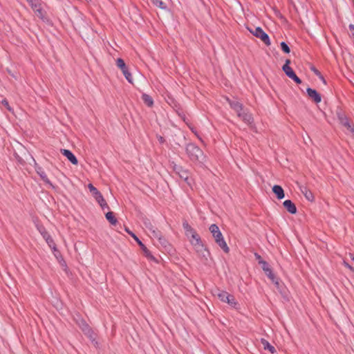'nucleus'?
<instances>
[{
    "label": "nucleus",
    "instance_id": "f257e3e1",
    "mask_svg": "<svg viewBox=\"0 0 354 354\" xmlns=\"http://www.w3.org/2000/svg\"><path fill=\"white\" fill-rule=\"evenodd\" d=\"M209 230L212 234L216 244L224 251V252L228 253L230 252V248L224 240L223 236L221 232L218 227L216 224H212L209 226Z\"/></svg>",
    "mask_w": 354,
    "mask_h": 354
},
{
    "label": "nucleus",
    "instance_id": "f03ea898",
    "mask_svg": "<svg viewBox=\"0 0 354 354\" xmlns=\"http://www.w3.org/2000/svg\"><path fill=\"white\" fill-rule=\"evenodd\" d=\"M186 152L189 159L193 162H202L205 159L203 151L194 144H188L186 147Z\"/></svg>",
    "mask_w": 354,
    "mask_h": 354
},
{
    "label": "nucleus",
    "instance_id": "7ed1b4c3",
    "mask_svg": "<svg viewBox=\"0 0 354 354\" xmlns=\"http://www.w3.org/2000/svg\"><path fill=\"white\" fill-rule=\"evenodd\" d=\"M189 236H191L193 239L191 241V243L194 246L198 255L203 257L207 260V256L209 254V252L204 248L200 236L196 233V231H194L190 234Z\"/></svg>",
    "mask_w": 354,
    "mask_h": 354
},
{
    "label": "nucleus",
    "instance_id": "20e7f679",
    "mask_svg": "<svg viewBox=\"0 0 354 354\" xmlns=\"http://www.w3.org/2000/svg\"><path fill=\"white\" fill-rule=\"evenodd\" d=\"M126 232L131 235L134 240L138 243V244L140 246L144 255L150 261L158 263V260L151 253V252L147 249V248L142 243V242L137 237V236L130 231L128 228L125 229Z\"/></svg>",
    "mask_w": 354,
    "mask_h": 354
},
{
    "label": "nucleus",
    "instance_id": "39448f33",
    "mask_svg": "<svg viewBox=\"0 0 354 354\" xmlns=\"http://www.w3.org/2000/svg\"><path fill=\"white\" fill-rule=\"evenodd\" d=\"M75 322L77 324L80 326V328L82 329L84 335H86L92 340L95 339V334L85 320L80 317H78L77 319H75Z\"/></svg>",
    "mask_w": 354,
    "mask_h": 354
},
{
    "label": "nucleus",
    "instance_id": "423d86ee",
    "mask_svg": "<svg viewBox=\"0 0 354 354\" xmlns=\"http://www.w3.org/2000/svg\"><path fill=\"white\" fill-rule=\"evenodd\" d=\"M248 29L253 35L261 39L265 44L267 46L270 45L268 35L260 27H256L254 28H248Z\"/></svg>",
    "mask_w": 354,
    "mask_h": 354
},
{
    "label": "nucleus",
    "instance_id": "0eeeda50",
    "mask_svg": "<svg viewBox=\"0 0 354 354\" xmlns=\"http://www.w3.org/2000/svg\"><path fill=\"white\" fill-rule=\"evenodd\" d=\"M174 170L176 174L179 176V177L183 179L187 183L190 185L191 183L189 179V173L187 170L183 169L180 166L175 165L174 167Z\"/></svg>",
    "mask_w": 354,
    "mask_h": 354
},
{
    "label": "nucleus",
    "instance_id": "6e6552de",
    "mask_svg": "<svg viewBox=\"0 0 354 354\" xmlns=\"http://www.w3.org/2000/svg\"><path fill=\"white\" fill-rule=\"evenodd\" d=\"M229 104L232 109H233L237 113L238 117H241L242 111H243V104L239 101L236 100H230L227 99Z\"/></svg>",
    "mask_w": 354,
    "mask_h": 354
},
{
    "label": "nucleus",
    "instance_id": "1a4fd4ad",
    "mask_svg": "<svg viewBox=\"0 0 354 354\" xmlns=\"http://www.w3.org/2000/svg\"><path fill=\"white\" fill-rule=\"evenodd\" d=\"M306 91L309 97L311 98L315 102L319 103L321 102V95L317 92L316 90L311 88H308Z\"/></svg>",
    "mask_w": 354,
    "mask_h": 354
},
{
    "label": "nucleus",
    "instance_id": "9d476101",
    "mask_svg": "<svg viewBox=\"0 0 354 354\" xmlns=\"http://www.w3.org/2000/svg\"><path fill=\"white\" fill-rule=\"evenodd\" d=\"M61 153L66 156L68 160L73 165H77L78 164V160L74 154L68 149H62L60 150Z\"/></svg>",
    "mask_w": 354,
    "mask_h": 354
},
{
    "label": "nucleus",
    "instance_id": "9b49d317",
    "mask_svg": "<svg viewBox=\"0 0 354 354\" xmlns=\"http://www.w3.org/2000/svg\"><path fill=\"white\" fill-rule=\"evenodd\" d=\"M290 64V59H286L284 65L282 67V70L286 73V75L290 77V79L295 75V73L292 69V68L289 66Z\"/></svg>",
    "mask_w": 354,
    "mask_h": 354
},
{
    "label": "nucleus",
    "instance_id": "f8f14e48",
    "mask_svg": "<svg viewBox=\"0 0 354 354\" xmlns=\"http://www.w3.org/2000/svg\"><path fill=\"white\" fill-rule=\"evenodd\" d=\"M283 205V207L286 209V210L290 214H294L297 212V207L290 200L285 201Z\"/></svg>",
    "mask_w": 354,
    "mask_h": 354
},
{
    "label": "nucleus",
    "instance_id": "ddd939ff",
    "mask_svg": "<svg viewBox=\"0 0 354 354\" xmlns=\"http://www.w3.org/2000/svg\"><path fill=\"white\" fill-rule=\"evenodd\" d=\"M301 192L304 195L305 198L309 201H314V196L313 193L305 186H301L299 187Z\"/></svg>",
    "mask_w": 354,
    "mask_h": 354
},
{
    "label": "nucleus",
    "instance_id": "4468645a",
    "mask_svg": "<svg viewBox=\"0 0 354 354\" xmlns=\"http://www.w3.org/2000/svg\"><path fill=\"white\" fill-rule=\"evenodd\" d=\"M272 192L276 194L278 199H282L285 196L284 191L280 185H274Z\"/></svg>",
    "mask_w": 354,
    "mask_h": 354
},
{
    "label": "nucleus",
    "instance_id": "2eb2a0df",
    "mask_svg": "<svg viewBox=\"0 0 354 354\" xmlns=\"http://www.w3.org/2000/svg\"><path fill=\"white\" fill-rule=\"evenodd\" d=\"M36 171L37 173L39 175V176L41 177V178L47 184H49L50 186L53 187V185L52 183H50V181L49 180V179L48 178L46 173L44 171V170L42 169L41 167H36Z\"/></svg>",
    "mask_w": 354,
    "mask_h": 354
},
{
    "label": "nucleus",
    "instance_id": "dca6fc26",
    "mask_svg": "<svg viewBox=\"0 0 354 354\" xmlns=\"http://www.w3.org/2000/svg\"><path fill=\"white\" fill-rule=\"evenodd\" d=\"M243 122L248 124H251L253 122V117L251 113L246 112L244 110L242 111V115L240 117Z\"/></svg>",
    "mask_w": 354,
    "mask_h": 354
},
{
    "label": "nucleus",
    "instance_id": "f3484780",
    "mask_svg": "<svg viewBox=\"0 0 354 354\" xmlns=\"http://www.w3.org/2000/svg\"><path fill=\"white\" fill-rule=\"evenodd\" d=\"M261 342L265 350H268L271 353H274L276 352L275 348L272 346L267 340L265 339H261Z\"/></svg>",
    "mask_w": 354,
    "mask_h": 354
},
{
    "label": "nucleus",
    "instance_id": "a211bd4d",
    "mask_svg": "<svg viewBox=\"0 0 354 354\" xmlns=\"http://www.w3.org/2000/svg\"><path fill=\"white\" fill-rule=\"evenodd\" d=\"M32 8L34 10V11L35 12L36 15L39 18H40L41 19H44V11L41 8V5H40V3H39L38 1H37V7L34 6V8Z\"/></svg>",
    "mask_w": 354,
    "mask_h": 354
},
{
    "label": "nucleus",
    "instance_id": "6ab92c4d",
    "mask_svg": "<svg viewBox=\"0 0 354 354\" xmlns=\"http://www.w3.org/2000/svg\"><path fill=\"white\" fill-rule=\"evenodd\" d=\"M142 100H143L144 103L149 107H151L153 104V100L152 97L147 94H142Z\"/></svg>",
    "mask_w": 354,
    "mask_h": 354
},
{
    "label": "nucleus",
    "instance_id": "aec40b11",
    "mask_svg": "<svg viewBox=\"0 0 354 354\" xmlns=\"http://www.w3.org/2000/svg\"><path fill=\"white\" fill-rule=\"evenodd\" d=\"M95 200L97 201V202L99 203V205L101 206V207L102 209H104V208L109 209V208L106 201L104 200V198H103V196L101 194L95 198Z\"/></svg>",
    "mask_w": 354,
    "mask_h": 354
},
{
    "label": "nucleus",
    "instance_id": "412c9836",
    "mask_svg": "<svg viewBox=\"0 0 354 354\" xmlns=\"http://www.w3.org/2000/svg\"><path fill=\"white\" fill-rule=\"evenodd\" d=\"M106 216V218L109 221V222L111 224V225H116L118 221L117 219L115 218V216H114V214L113 212H109L106 214L105 215Z\"/></svg>",
    "mask_w": 354,
    "mask_h": 354
},
{
    "label": "nucleus",
    "instance_id": "4be33fe9",
    "mask_svg": "<svg viewBox=\"0 0 354 354\" xmlns=\"http://www.w3.org/2000/svg\"><path fill=\"white\" fill-rule=\"evenodd\" d=\"M340 120L341 124L345 127H346L354 135V129L350 124L348 119L346 118H341Z\"/></svg>",
    "mask_w": 354,
    "mask_h": 354
},
{
    "label": "nucleus",
    "instance_id": "5701e85b",
    "mask_svg": "<svg viewBox=\"0 0 354 354\" xmlns=\"http://www.w3.org/2000/svg\"><path fill=\"white\" fill-rule=\"evenodd\" d=\"M183 227L185 230V234L187 236H189L190 234L195 231L186 221L183 222Z\"/></svg>",
    "mask_w": 354,
    "mask_h": 354
},
{
    "label": "nucleus",
    "instance_id": "b1692460",
    "mask_svg": "<svg viewBox=\"0 0 354 354\" xmlns=\"http://www.w3.org/2000/svg\"><path fill=\"white\" fill-rule=\"evenodd\" d=\"M216 295L221 301L225 302L229 294L223 290H218Z\"/></svg>",
    "mask_w": 354,
    "mask_h": 354
},
{
    "label": "nucleus",
    "instance_id": "393cba45",
    "mask_svg": "<svg viewBox=\"0 0 354 354\" xmlns=\"http://www.w3.org/2000/svg\"><path fill=\"white\" fill-rule=\"evenodd\" d=\"M265 273L269 277V279L272 281V283H274L277 286L279 285L278 280H277V277L274 276V274L272 273V271L271 269Z\"/></svg>",
    "mask_w": 354,
    "mask_h": 354
},
{
    "label": "nucleus",
    "instance_id": "a878e982",
    "mask_svg": "<svg viewBox=\"0 0 354 354\" xmlns=\"http://www.w3.org/2000/svg\"><path fill=\"white\" fill-rule=\"evenodd\" d=\"M143 224L145 227L150 232L151 230H153L155 227L152 225L151 222L149 219L145 218L143 219Z\"/></svg>",
    "mask_w": 354,
    "mask_h": 354
},
{
    "label": "nucleus",
    "instance_id": "bb28decb",
    "mask_svg": "<svg viewBox=\"0 0 354 354\" xmlns=\"http://www.w3.org/2000/svg\"><path fill=\"white\" fill-rule=\"evenodd\" d=\"M46 241L48 246L53 250V252L59 253L58 250H57L56 244L55 243L52 237H50L49 239L46 240Z\"/></svg>",
    "mask_w": 354,
    "mask_h": 354
},
{
    "label": "nucleus",
    "instance_id": "cd10ccee",
    "mask_svg": "<svg viewBox=\"0 0 354 354\" xmlns=\"http://www.w3.org/2000/svg\"><path fill=\"white\" fill-rule=\"evenodd\" d=\"M88 188L95 198L101 194L91 183L88 184Z\"/></svg>",
    "mask_w": 354,
    "mask_h": 354
},
{
    "label": "nucleus",
    "instance_id": "c85d7f7f",
    "mask_svg": "<svg viewBox=\"0 0 354 354\" xmlns=\"http://www.w3.org/2000/svg\"><path fill=\"white\" fill-rule=\"evenodd\" d=\"M225 302L234 308H236V305L238 304L237 302L236 301L234 296H232L231 295H228L227 299H226Z\"/></svg>",
    "mask_w": 354,
    "mask_h": 354
},
{
    "label": "nucleus",
    "instance_id": "c756f323",
    "mask_svg": "<svg viewBox=\"0 0 354 354\" xmlns=\"http://www.w3.org/2000/svg\"><path fill=\"white\" fill-rule=\"evenodd\" d=\"M149 232L151 233V236L156 239H158L162 235L161 232L156 227H154Z\"/></svg>",
    "mask_w": 354,
    "mask_h": 354
},
{
    "label": "nucleus",
    "instance_id": "7c9ffc66",
    "mask_svg": "<svg viewBox=\"0 0 354 354\" xmlns=\"http://www.w3.org/2000/svg\"><path fill=\"white\" fill-rule=\"evenodd\" d=\"M259 263L261 266V268L263 270V271L265 272H266L267 271H269V270H270L271 268H270L268 263L263 261V260H260L259 261Z\"/></svg>",
    "mask_w": 354,
    "mask_h": 354
},
{
    "label": "nucleus",
    "instance_id": "2f4dec72",
    "mask_svg": "<svg viewBox=\"0 0 354 354\" xmlns=\"http://www.w3.org/2000/svg\"><path fill=\"white\" fill-rule=\"evenodd\" d=\"M153 3L154 5H156V6L162 8V9H165L166 8V5L165 3L162 1L161 0H152Z\"/></svg>",
    "mask_w": 354,
    "mask_h": 354
},
{
    "label": "nucleus",
    "instance_id": "473e14b6",
    "mask_svg": "<svg viewBox=\"0 0 354 354\" xmlns=\"http://www.w3.org/2000/svg\"><path fill=\"white\" fill-rule=\"evenodd\" d=\"M280 46H281V50L286 53H289L290 52V48L289 46L287 45L286 43H285L284 41H282L281 44H280Z\"/></svg>",
    "mask_w": 354,
    "mask_h": 354
},
{
    "label": "nucleus",
    "instance_id": "72a5a7b5",
    "mask_svg": "<svg viewBox=\"0 0 354 354\" xmlns=\"http://www.w3.org/2000/svg\"><path fill=\"white\" fill-rule=\"evenodd\" d=\"M123 75H124L127 80L131 83L133 84V79L131 73L129 71H125Z\"/></svg>",
    "mask_w": 354,
    "mask_h": 354
},
{
    "label": "nucleus",
    "instance_id": "f704fd0d",
    "mask_svg": "<svg viewBox=\"0 0 354 354\" xmlns=\"http://www.w3.org/2000/svg\"><path fill=\"white\" fill-rule=\"evenodd\" d=\"M116 65L117 66L120 68H124V66L126 65L124 63V61L122 58H118L116 59Z\"/></svg>",
    "mask_w": 354,
    "mask_h": 354
},
{
    "label": "nucleus",
    "instance_id": "c9c22d12",
    "mask_svg": "<svg viewBox=\"0 0 354 354\" xmlns=\"http://www.w3.org/2000/svg\"><path fill=\"white\" fill-rule=\"evenodd\" d=\"M158 240L161 245H162L165 248L167 246V241L162 235L160 236V237L158 239Z\"/></svg>",
    "mask_w": 354,
    "mask_h": 354
},
{
    "label": "nucleus",
    "instance_id": "e433bc0d",
    "mask_svg": "<svg viewBox=\"0 0 354 354\" xmlns=\"http://www.w3.org/2000/svg\"><path fill=\"white\" fill-rule=\"evenodd\" d=\"M1 104L9 111H12V108L9 105V103L7 101V100L4 99L2 100L1 102Z\"/></svg>",
    "mask_w": 354,
    "mask_h": 354
},
{
    "label": "nucleus",
    "instance_id": "4c0bfd02",
    "mask_svg": "<svg viewBox=\"0 0 354 354\" xmlns=\"http://www.w3.org/2000/svg\"><path fill=\"white\" fill-rule=\"evenodd\" d=\"M40 232H41V234L42 235L43 238L46 241L49 239L50 237H51L50 235L45 230L40 231Z\"/></svg>",
    "mask_w": 354,
    "mask_h": 354
},
{
    "label": "nucleus",
    "instance_id": "58836bf2",
    "mask_svg": "<svg viewBox=\"0 0 354 354\" xmlns=\"http://www.w3.org/2000/svg\"><path fill=\"white\" fill-rule=\"evenodd\" d=\"M30 3L32 8L37 6V0H27Z\"/></svg>",
    "mask_w": 354,
    "mask_h": 354
},
{
    "label": "nucleus",
    "instance_id": "ea45409f",
    "mask_svg": "<svg viewBox=\"0 0 354 354\" xmlns=\"http://www.w3.org/2000/svg\"><path fill=\"white\" fill-rule=\"evenodd\" d=\"M291 79L293 80L297 84L301 83V80L296 75V74L294 75V76Z\"/></svg>",
    "mask_w": 354,
    "mask_h": 354
},
{
    "label": "nucleus",
    "instance_id": "a19ab883",
    "mask_svg": "<svg viewBox=\"0 0 354 354\" xmlns=\"http://www.w3.org/2000/svg\"><path fill=\"white\" fill-rule=\"evenodd\" d=\"M157 138H158L159 142L161 143V144H162V143H164L165 142V138L162 136H157Z\"/></svg>",
    "mask_w": 354,
    "mask_h": 354
},
{
    "label": "nucleus",
    "instance_id": "79ce46f5",
    "mask_svg": "<svg viewBox=\"0 0 354 354\" xmlns=\"http://www.w3.org/2000/svg\"><path fill=\"white\" fill-rule=\"evenodd\" d=\"M254 256L256 257V259L258 260V261H259L260 260H262L261 257L259 254L255 253Z\"/></svg>",
    "mask_w": 354,
    "mask_h": 354
},
{
    "label": "nucleus",
    "instance_id": "37998d69",
    "mask_svg": "<svg viewBox=\"0 0 354 354\" xmlns=\"http://www.w3.org/2000/svg\"><path fill=\"white\" fill-rule=\"evenodd\" d=\"M120 69L122 71V73H124L125 71H128L127 66H124V68H120Z\"/></svg>",
    "mask_w": 354,
    "mask_h": 354
},
{
    "label": "nucleus",
    "instance_id": "c03bdc74",
    "mask_svg": "<svg viewBox=\"0 0 354 354\" xmlns=\"http://www.w3.org/2000/svg\"><path fill=\"white\" fill-rule=\"evenodd\" d=\"M343 264L344 265V266L347 268H348L350 267V264H348L346 261H344L343 262Z\"/></svg>",
    "mask_w": 354,
    "mask_h": 354
},
{
    "label": "nucleus",
    "instance_id": "a18cd8bd",
    "mask_svg": "<svg viewBox=\"0 0 354 354\" xmlns=\"http://www.w3.org/2000/svg\"><path fill=\"white\" fill-rule=\"evenodd\" d=\"M348 269H349L352 272H354V267H353L352 266H350V267L348 268Z\"/></svg>",
    "mask_w": 354,
    "mask_h": 354
},
{
    "label": "nucleus",
    "instance_id": "49530a36",
    "mask_svg": "<svg viewBox=\"0 0 354 354\" xmlns=\"http://www.w3.org/2000/svg\"><path fill=\"white\" fill-rule=\"evenodd\" d=\"M350 28L354 30V26L353 25H350Z\"/></svg>",
    "mask_w": 354,
    "mask_h": 354
}]
</instances>
